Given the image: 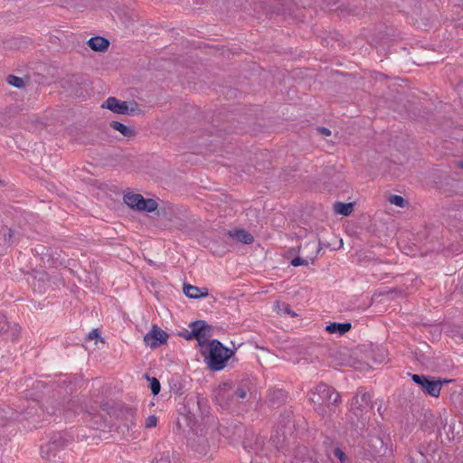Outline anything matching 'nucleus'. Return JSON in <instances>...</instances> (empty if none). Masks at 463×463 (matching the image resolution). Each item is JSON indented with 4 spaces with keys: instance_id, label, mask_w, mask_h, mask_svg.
Wrapping results in <instances>:
<instances>
[{
    "instance_id": "79ce46f5",
    "label": "nucleus",
    "mask_w": 463,
    "mask_h": 463,
    "mask_svg": "<svg viewBox=\"0 0 463 463\" xmlns=\"http://www.w3.org/2000/svg\"><path fill=\"white\" fill-rule=\"evenodd\" d=\"M252 463V462H251Z\"/></svg>"
},
{
    "instance_id": "9d476101",
    "label": "nucleus",
    "mask_w": 463,
    "mask_h": 463,
    "mask_svg": "<svg viewBox=\"0 0 463 463\" xmlns=\"http://www.w3.org/2000/svg\"><path fill=\"white\" fill-rule=\"evenodd\" d=\"M168 334L162 330L158 326L153 325L149 333L144 336V342L146 345L156 348L167 341Z\"/></svg>"
},
{
    "instance_id": "c9c22d12",
    "label": "nucleus",
    "mask_w": 463,
    "mask_h": 463,
    "mask_svg": "<svg viewBox=\"0 0 463 463\" xmlns=\"http://www.w3.org/2000/svg\"><path fill=\"white\" fill-rule=\"evenodd\" d=\"M180 335L183 336L186 340H191V339L194 338V336L192 335V330L186 331L184 333H180Z\"/></svg>"
},
{
    "instance_id": "f03ea898",
    "label": "nucleus",
    "mask_w": 463,
    "mask_h": 463,
    "mask_svg": "<svg viewBox=\"0 0 463 463\" xmlns=\"http://www.w3.org/2000/svg\"><path fill=\"white\" fill-rule=\"evenodd\" d=\"M208 353L201 349L202 354L205 357V362L210 369L213 371H221L225 365L226 362L232 357L234 352L225 347L219 340H212L206 346Z\"/></svg>"
},
{
    "instance_id": "4be33fe9",
    "label": "nucleus",
    "mask_w": 463,
    "mask_h": 463,
    "mask_svg": "<svg viewBox=\"0 0 463 463\" xmlns=\"http://www.w3.org/2000/svg\"><path fill=\"white\" fill-rule=\"evenodd\" d=\"M335 211L344 216H348L354 210V203L336 202L334 205Z\"/></svg>"
},
{
    "instance_id": "5701e85b",
    "label": "nucleus",
    "mask_w": 463,
    "mask_h": 463,
    "mask_svg": "<svg viewBox=\"0 0 463 463\" xmlns=\"http://www.w3.org/2000/svg\"><path fill=\"white\" fill-rule=\"evenodd\" d=\"M123 417L126 420V424L128 426V429H129L130 426H134L136 424V415L137 411L134 408H125L122 411Z\"/></svg>"
},
{
    "instance_id": "e433bc0d",
    "label": "nucleus",
    "mask_w": 463,
    "mask_h": 463,
    "mask_svg": "<svg viewBox=\"0 0 463 463\" xmlns=\"http://www.w3.org/2000/svg\"><path fill=\"white\" fill-rule=\"evenodd\" d=\"M80 77L76 75H72L70 79L65 80V83H71L74 82L76 84H79Z\"/></svg>"
},
{
    "instance_id": "39448f33",
    "label": "nucleus",
    "mask_w": 463,
    "mask_h": 463,
    "mask_svg": "<svg viewBox=\"0 0 463 463\" xmlns=\"http://www.w3.org/2000/svg\"><path fill=\"white\" fill-rule=\"evenodd\" d=\"M123 200L128 206L139 212L152 213L158 206L154 199H145L139 194L128 193L124 195Z\"/></svg>"
},
{
    "instance_id": "1a4fd4ad",
    "label": "nucleus",
    "mask_w": 463,
    "mask_h": 463,
    "mask_svg": "<svg viewBox=\"0 0 463 463\" xmlns=\"http://www.w3.org/2000/svg\"><path fill=\"white\" fill-rule=\"evenodd\" d=\"M74 407V402L68 401L66 403L60 402L57 399L47 400L43 405V411L50 416L61 415L65 411H72Z\"/></svg>"
},
{
    "instance_id": "7ed1b4c3",
    "label": "nucleus",
    "mask_w": 463,
    "mask_h": 463,
    "mask_svg": "<svg viewBox=\"0 0 463 463\" xmlns=\"http://www.w3.org/2000/svg\"><path fill=\"white\" fill-rule=\"evenodd\" d=\"M72 438L66 433L54 434L49 442L41 447L43 458L51 460L56 454L71 444Z\"/></svg>"
},
{
    "instance_id": "c756f323",
    "label": "nucleus",
    "mask_w": 463,
    "mask_h": 463,
    "mask_svg": "<svg viewBox=\"0 0 463 463\" xmlns=\"http://www.w3.org/2000/svg\"><path fill=\"white\" fill-rule=\"evenodd\" d=\"M373 442V451L375 454H380L383 449V441L379 438H373L371 439Z\"/></svg>"
},
{
    "instance_id": "4c0bfd02",
    "label": "nucleus",
    "mask_w": 463,
    "mask_h": 463,
    "mask_svg": "<svg viewBox=\"0 0 463 463\" xmlns=\"http://www.w3.org/2000/svg\"><path fill=\"white\" fill-rule=\"evenodd\" d=\"M285 312L289 314L291 317L296 316V314L290 310L289 306L288 304H285Z\"/></svg>"
},
{
    "instance_id": "72a5a7b5",
    "label": "nucleus",
    "mask_w": 463,
    "mask_h": 463,
    "mask_svg": "<svg viewBox=\"0 0 463 463\" xmlns=\"http://www.w3.org/2000/svg\"><path fill=\"white\" fill-rule=\"evenodd\" d=\"M317 132H319L320 134L326 136V137L331 135V131L328 128H324V127L317 128Z\"/></svg>"
},
{
    "instance_id": "aec40b11",
    "label": "nucleus",
    "mask_w": 463,
    "mask_h": 463,
    "mask_svg": "<svg viewBox=\"0 0 463 463\" xmlns=\"http://www.w3.org/2000/svg\"><path fill=\"white\" fill-rule=\"evenodd\" d=\"M351 323H330L326 326V330L330 334H338L343 335L351 329Z\"/></svg>"
},
{
    "instance_id": "ea45409f",
    "label": "nucleus",
    "mask_w": 463,
    "mask_h": 463,
    "mask_svg": "<svg viewBox=\"0 0 463 463\" xmlns=\"http://www.w3.org/2000/svg\"><path fill=\"white\" fill-rule=\"evenodd\" d=\"M5 420L3 419L2 411L0 410V425H5Z\"/></svg>"
},
{
    "instance_id": "b1692460",
    "label": "nucleus",
    "mask_w": 463,
    "mask_h": 463,
    "mask_svg": "<svg viewBox=\"0 0 463 463\" xmlns=\"http://www.w3.org/2000/svg\"><path fill=\"white\" fill-rule=\"evenodd\" d=\"M329 457H333L337 459L339 463H347L348 457L345 452L339 447L334 448L330 452H328Z\"/></svg>"
},
{
    "instance_id": "f8f14e48",
    "label": "nucleus",
    "mask_w": 463,
    "mask_h": 463,
    "mask_svg": "<svg viewBox=\"0 0 463 463\" xmlns=\"http://www.w3.org/2000/svg\"><path fill=\"white\" fill-rule=\"evenodd\" d=\"M263 445L264 439L254 433L246 434L243 440L244 449L255 454H259L262 450Z\"/></svg>"
},
{
    "instance_id": "2f4dec72",
    "label": "nucleus",
    "mask_w": 463,
    "mask_h": 463,
    "mask_svg": "<svg viewBox=\"0 0 463 463\" xmlns=\"http://www.w3.org/2000/svg\"><path fill=\"white\" fill-rule=\"evenodd\" d=\"M411 459V463H426V458L420 451H417Z\"/></svg>"
},
{
    "instance_id": "9b49d317",
    "label": "nucleus",
    "mask_w": 463,
    "mask_h": 463,
    "mask_svg": "<svg viewBox=\"0 0 463 463\" xmlns=\"http://www.w3.org/2000/svg\"><path fill=\"white\" fill-rule=\"evenodd\" d=\"M234 400L232 387L229 383L220 385L215 392V401L222 409H227Z\"/></svg>"
},
{
    "instance_id": "bb28decb",
    "label": "nucleus",
    "mask_w": 463,
    "mask_h": 463,
    "mask_svg": "<svg viewBox=\"0 0 463 463\" xmlns=\"http://www.w3.org/2000/svg\"><path fill=\"white\" fill-rule=\"evenodd\" d=\"M146 378L147 381L150 382V389L153 395H157L161 390L160 382L156 378L149 377L148 375H146Z\"/></svg>"
},
{
    "instance_id": "ddd939ff",
    "label": "nucleus",
    "mask_w": 463,
    "mask_h": 463,
    "mask_svg": "<svg viewBox=\"0 0 463 463\" xmlns=\"http://www.w3.org/2000/svg\"><path fill=\"white\" fill-rule=\"evenodd\" d=\"M288 394L281 389L270 390L268 397L267 403L269 407L277 408L286 402Z\"/></svg>"
},
{
    "instance_id": "cd10ccee",
    "label": "nucleus",
    "mask_w": 463,
    "mask_h": 463,
    "mask_svg": "<svg viewBox=\"0 0 463 463\" xmlns=\"http://www.w3.org/2000/svg\"><path fill=\"white\" fill-rule=\"evenodd\" d=\"M6 80L10 85L18 89H21L24 86V80L14 75H8Z\"/></svg>"
},
{
    "instance_id": "f3484780",
    "label": "nucleus",
    "mask_w": 463,
    "mask_h": 463,
    "mask_svg": "<svg viewBox=\"0 0 463 463\" xmlns=\"http://www.w3.org/2000/svg\"><path fill=\"white\" fill-rule=\"evenodd\" d=\"M14 232L5 225L0 227V247L5 250L14 242Z\"/></svg>"
},
{
    "instance_id": "a211bd4d",
    "label": "nucleus",
    "mask_w": 463,
    "mask_h": 463,
    "mask_svg": "<svg viewBox=\"0 0 463 463\" xmlns=\"http://www.w3.org/2000/svg\"><path fill=\"white\" fill-rule=\"evenodd\" d=\"M229 236L235 239L237 241L242 242L244 244H251L254 241V237L243 229H238L234 232H229Z\"/></svg>"
},
{
    "instance_id": "a878e982",
    "label": "nucleus",
    "mask_w": 463,
    "mask_h": 463,
    "mask_svg": "<svg viewBox=\"0 0 463 463\" xmlns=\"http://www.w3.org/2000/svg\"><path fill=\"white\" fill-rule=\"evenodd\" d=\"M316 257L312 258H302V257H296L291 260V265L294 267L298 266H307L309 263H313Z\"/></svg>"
},
{
    "instance_id": "20e7f679",
    "label": "nucleus",
    "mask_w": 463,
    "mask_h": 463,
    "mask_svg": "<svg viewBox=\"0 0 463 463\" xmlns=\"http://www.w3.org/2000/svg\"><path fill=\"white\" fill-rule=\"evenodd\" d=\"M369 409H372V395L368 392L358 391L352 400L351 411L358 419H362L361 428L365 426L366 421V418L364 417V412L366 413Z\"/></svg>"
},
{
    "instance_id": "393cba45",
    "label": "nucleus",
    "mask_w": 463,
    "mask_h": 463,
    "mask_svg": "<svg viewBox=\"0 0 463 463\" xmlns=\"http://www.w3.org/2000/svg\"><path fill=\"white\" fill-rule=\"evenodd\" d=\"M347 349L346 348H339L332 354V356L335 357V364L337 365H345L348 364V358L342 357L346 356Z\"/></svg>"
},
{
    "instance_id": "f257e3e1",
    "label": "nucleus",
    "mask_w": 463,
    "mask_h": 463,
    "mask_svg": "<svg viewBox=\"0 0 463 463\" xmlns=\"http://www.w3.org/2000/svg\"><path fill=\"white\" fill-rule=\"evenodd\" d=\"M309 400L315 411L326 419L334 411L333 407L340 402V394L333 387L321 383L310 392Z\"/></svg>"
},
{
    "instance_id": "dca6fc26",
    "label": "nucleus",
    "mask_w": 463,
    "mask_h": 463,
    "mask_svg": "<svg viewBox=\"0 0 463 463\" xmlns=\"http://www.w3.org/2000/svg\"><path fill=\"white\" fill-rule=\"evenodd\" d=\"M183 291L187 298L194 299L207 297L209 294L208 288H198L190 284H184Z\"/></svg>"
},
{
    "instance_id": "c85d7f7f",
    "label": "nucleus",
    "mask_w": 463,
    "mask_h": 463,
    "mask_svg": "<svg viewBox=\"0 0 463 463\" xmlns=\"http://www.w3.org/2000/svg\"><path fill=\"white\" fill-rule=\"evenodd\" d=\"M389 202L402 208L404 207L407 203V202L402 196L397 194L391 195L389 198Z\"/></svg>"
},
{
    "instance_id": "412c9836",
    "label": "nucleus",
    "mask_w": 463,
    "mask_h": 463,
    "mask_svg": "<svg viewBox=\"0 0 463 463\" xmlns=\"http://www.w3.org/2000/svg\"><path fill=\"white\" fill-rule=\"evenodd\" d=\"M110 127L118 132H120L126 137H132L136 132L133 127L126 126L118 121H111Z\"/></svg>"
},
{
    "instance_id": "f704fd0d",
    "label": "nucleus",
    "mask_w": 463,
    "mask_h": 463,
    "mask_svg": "<svg viewBox=\"0 0 463 463\" xmlns=\"http://www.w3.org/2000/svg\"><path fill=\"white\" fill-rule=\"evenodd\" d=\"M88 338L89 339H96V338H99V333L98 331V329H93L88 335Z\"/></svg>"
},
{
    "instance_id": "7c9ffc66",
    "label": "nucleus",
    "mask_w": 463,
    "mask_h": 463,
    "mask_svg": "<svg viewBox=\"0 0 463 463\" xmlns=\"http://www.w3.org/2000/svg\"><path fill=\"white\" fill-rule=\"evenodd\" d=\"M9 329V323L5 315L0 314V335L6 333Z\"/></svg>"
},
{
    "instance_id": "6ab92c4d",
    "label": "nucleus",
    "mask_w": 463,
    "mask_h": 463,
    "mask_svg": "<svg viewBox=\"0 0 463 463\" xmlns=\"http://www.w3.org/2000/svg\"><path fill=\"white\" fill-rule=\"evenodd\" d=\"M89 46L97 52H104L109 46V41L102 36H94L88 41Z\"/></svg>"
},
{
    "instance_id": "473e14b6",
    "label": "nucleus",
    "mask_w": 463,
    "mask_h": 463,
    "mask_svg": "<svg viewBox=\"0 0 463 463\" xmlns=\"http://www.w3.org/2000/svg\"><path fill=\"white\" fill-rule=\"evenodd\" d=\"M157 424V418L155 415H150L146 418L145 427L146 429L155 428Z\"/></svg>"
},
{
    "instance_id": "423d86ee",
    "label": "nucleus",
    "mask_w": 463,
    "mask_h": 463,
    "mask_svg": "<svg viewBox=\"0 0 463 463\" xmlns=\"http://www.w3.org/2000/svg\"><path fill=\"white\" fill-rule=\"evenodd\" d=\"M411 380L419 385L425 393L432 397H439L442 386L440 380H435L434 378L423 374H411Z\"/></svg>"
},
{
    "instance_id": "0eeeda50",
    "label": "nucleus",
    "mask_w": 463,
    "mask_h": 463,
    "mask_svg": "<svg viewBox=\"0 0 463 463\" xmlns=\"http://www.w3.org/2000/svg\"><path fill=\"white\" fill-rule=\"evenodd\" d=\"M102 108H106L115 113L123 115L134 114L136 111L139 110L138 105L136 102L120 101L114 97L108 98L102 105Z\"/></svg>"
},
{
    "instance_id": "2eb2a0df",
    "label": "nucleus",
    "mask_w": 463,
    "mask_h": 463,
    "mask_svg": "<svg viewBox=\"0 0 463 463\" xmlns=\"http://www.w3.org/2000/svg\"><path fill=\"white\" fill-rule=\"evenodd\" d=\"M436 425L438 427V431L440 436H442L441 430L439 429V426H442L443 431L449 440L454 439L456 437V434L454 433L455 424L453 422L449 423L448 418L445 416H439V419L436 421Z\"/></svg>"
},
{
    "instance_id": "58836bf2",
    "label": "nucleus",
    "mask_w": 463,
    "mask_h": 463,
    "mask_svg": "<svg viewBox=\"0 0 463 463\" xmlns=\"http://www.w3.org/2000/svg\"><path fill=\"white\" fill-rule=\"evenodd\" d=\"M306 247H311L312 249H315L317 250V253L319 252V250L316 247L315 242H308Z\"/></svg>"
},
{
    "instance_id": "6e6552de",
    "label": "nucleus",
    "mask_w": 463,
    "mask_h": 463,
    "mask_svg": "<svg viewBox=\"0 0 463 463\" xmlns=\"http://www.w3.org/2000/svg\"><path fill=\"white\" fill-rule=\"evenodd\" d=\"M189 326L192 329V335L197 340L201 349L207 346L208 343H210L208 338L211 336L212 326L203 320L192 322Z\"/></svg>"
},
{
    "instance_id": "4468645a",
    "label": "nucleus",
    "mask_w": 463,
    "mask_h": 463,
    "mask_svg": "<svg viewBox=\"0 0 463 463\" xmlns=\"http://www.w3.org/2000/svg\"><path fill=\"white\" fill-rule=\"evenodd\" d=\"M254 387L253 383L250 379L242 380L236 389L232 388V397L235 400H244L248 393H250Z\"/></svg>"
},
{
    "instance_id": "a19ab883",
    "label": "nucleus",
    "mask_w": 463,
    "mask_h": 463,
    "mask_svg": "<svg viewBox=\"0 0 463 463\" xmlns=\"http://www.w3.org/2000/svg\"><path fill=\"white\" fill-rule=\"evenodd\" d=\"M458 165L463 169V161L459 162Z\"/></svg>"
}]
</instances>
